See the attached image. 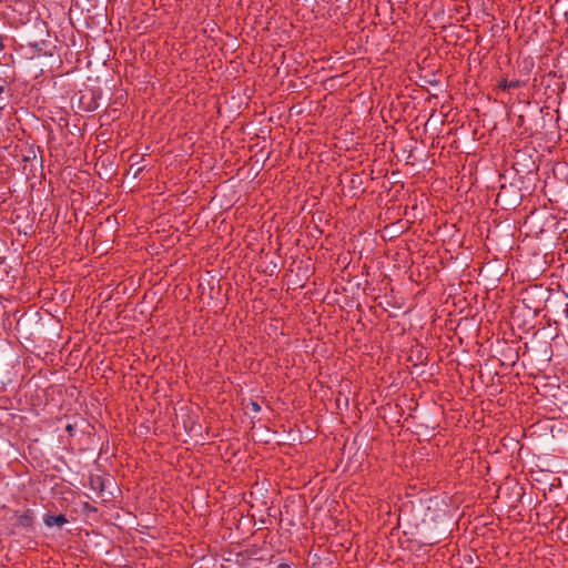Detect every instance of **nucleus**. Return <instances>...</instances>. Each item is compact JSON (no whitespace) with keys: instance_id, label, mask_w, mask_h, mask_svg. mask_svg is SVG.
<instances>
[{"instance_id":"obj_1","label":"nucleus","mask_w":568,"mask_h":568,"mask_svg":"<svg viewBox=\"0 0 568 568\" xmlns=\"http://www.w3.org/2000/svg\"><path fill=\"white\" fill-rule=\"evenodd\" d=\"M17 517V526L23 527V528H31L33 525L34 516L33 511L30 509H27L22 514H16Z\"/></svg>"},{"instance_id":"obj_2","label":"nucleus","mask_w":568,"mask_h":568,"mask_svg":"<svg viewBox=\"0 0 568 568\" xmlns=\"http://www.w3.org/2000/svg\"><path fill=\"white\" fill-rule=\"evenodd\" d=\"M43 523L45 526L48 527H53V526H63L64 524L68 523V519L64 515H50V514H47L44 515L43 517Z\"/></svg>"},{"instance_id":"obj_3","label":"nucleus","mask_w":568,"mask_h":568,"mask_svg":"<svg viewBox=\"0 0 568 568\" xmlns=\"http://www.w3.org/2000/svg\"><path fill=\"white\" fill-rule=\"evenodd\" d=\"M90 488L101 494L104 490V479L101 476L90 477Z\"/></svg>"},{"instance_id":"obj_4","label":"nucleus","mask_w":568,"mask_h":568,"mask_svg":"<svg viewBox=\"0 0 568 568\" xmlns=\"http://www.w3.org/2000/svg\"><path fill=\"white\" fill-rule=\"evenodd\" d=\"M37 160L36 151L32 148H29L26 153L22 154V161L26 163L24 170L27 169V163Z\"/></svg>"},{"instance_id":"obj_5","label":"nucleus","mask_w":568,"mask_h":568,"mask_svg":"<svg viewBox=\"0 0 568 568\" xmlns=\"http://www.w3.org/2000/svg\"><path fill=\"white\" fill-rule=\"evenodd\" d=\"M524 85V82L520 80H514L509 81V83L506 85L508 90L510 89H518Z\"/></svg>"},{"instance_id":"obj_6","label":"nucleus","mask_w":568,"mask_h":568,"mask_svg":"<svg viewBox=\"0 0 568 568\" xmlns=\"http://www.w3.org/2000/svg\"><path fill=\"white\" fill-rule=\"evenodd\" d=\"M508 83H509V81H507L506 79H501L498 83V88L506 91V90H508L506 87Z\"/></svg>"},{"instance_id":"obj_7","label":"nucleus","mask_w":568,"mask_h":568,"mask_svg":"<svg viewBox=\"0 0 568 568\" xmlns=\"http://www.w3.org/2000/svg\"><path fill=\"white\" fill-rule=\"evenodd\" d=\"M142 160H143V159H142V158H139V155H132V156L130 158V161H132V164H131L132 166H133V165H138Z\"/></svg>"},{"instance_id":"obj_8","label":"nucleus","mask_w":568,"mask_h":568,"mask_svg":"<svg viewBox=\"0 0 568 568\" xmlns=\"http://www.w3.org/2000/svg\"><path fill=\"white\" fill-rule=\"evenodd\" d=\"M8 39L7 36L0 34V51H3L6 48V40Z\"/></svg>"},{"instance_id":"obj_9","label":"nucleus","mask_w":568,"mask_h":568,"mask_svg":"<svg viewBox=\"0 0 568 568\" xmlns=\"http://www.w3.org/2000/svg\"><path fill=\"white\" fill-rule=\"evenodd\" d=\"M251 408L255 413L261 410V406L256 402L251 403Z\"/></svg>"},{"instance_id":"obj_10","label":"nucleus","mask_w":568,"mask_h":568,"mask_svg":"<svg viewBox=\"0 0 568 568\" xmlns=\"http://www.w3.org/2000/svg\"><path fill=\"white\" fill-rule=\"evenodd\" d=\"M65 430L70 434V436H72L74 432V426L72 424H68L65 426Z\"/></svg>"},{"instance_id":"obj_11","label":"nucleus","mask_w":568,"mask_h":568,"mask_svg":"<svg viewBox=\"0 0 568 568\" xmlns=\"http://www.w3.org/2000/svg\"><path fill=\"white\" fill-rule=\"evenodd\" d=\"M30 45L39 53L41 51L40 43H30Z\"/></svg>"},{"instance_id":"obj_12","label":"nucleus","mask_w":568,"mask_h":568,"mask_svg":"<svg viewBox=\"0 0 568 568\" xmlns=\"http://www.w3.org/2000/svg\"><path fill=\"white\" fill-rule=\"evenodd\" d=\"M277 568H292V566L287 562H281Z\"/></svg>"},{"instance_id":"obj_13","label":"nucleus","mask_w":568,"mask_h":568,"mask_svg":"<svg viewBox=\"0 0 568 568\" xmlns=\"http://www.w3.org/2000/svg\"><path fill=\"white\" fill-rule=\"evenodd\" d=\"M439 541H440V539H434V540L429 541V545L438 544Z\"/></svg>"},{"instance_id":"obj_14","label":"nucleus","mask_w":568,"mask_h":568,"mask_svg":"<svg viewBox=\"0 0 568 568\" xmlns=\"http://www.w3.org/2000/svg\"><path fill=\"white\" fill-rule=\"evenodd\" d=\"M4 87L0 85V95L3 93Z\"/></svg>"},{"instance_id":"obj_15","label":"nucleus","mask_w":568,"mask_h":568,"mask_svg":"<svg viewBox=\"0 0 568 568\" xmlns=\"http://www.w3.org/2000/svg\"><path fill=\"white\" fill-rule=\"evenodd\" d=\"M143 170V166H139L138 168V173L141 172Z\"/></svg>"}]
</instances>
